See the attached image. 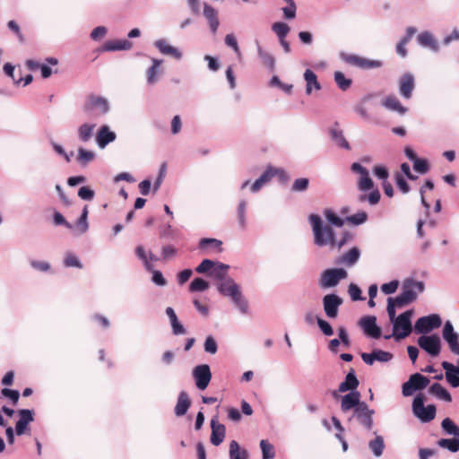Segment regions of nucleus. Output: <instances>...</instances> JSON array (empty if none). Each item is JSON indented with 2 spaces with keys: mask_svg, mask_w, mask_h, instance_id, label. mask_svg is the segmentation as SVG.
Here are the masks:
<instances>
[{
  "mask_svg": "<svg viewBox=\"0 0 459 459\" xmlns=\"http://www.w3.org/2000/svg\"><path fill=\"white\" fill-rule=\"evenodd\" d=\"M10 30H12L18 38L20 42H24L25 38L21 31L20 26L15 21H9L7 24Z\"/></svg>",
  "mask_w": 459,
  "mask_h": 459,
  "instance_id": "59",
  "label": "nucleus"
},
{
  "mask_svg": "<svg viewBox=\"0 0 459 459\" xmlns=\"http://www.w3.org/2000/svg\"><path fill=\"white\" fill-rule=\"evenodd\" d=\"M360 252L358 247L351 248L341 257V263L348 266L353 265L359 258Z\"/></svg>",
  "mask_w": 459,
  "mask_h": 459,
  "instance_id": "36",
  "label": "nucleus"
},
{
  "mask_svg": "<svg viewBox=\"0 0 459 459\" xmlns=\"http://www.w3.org/2000/svg\"><path fill=\"white\" fill-rule=\"evenodd\" d=\"M18 413L20 419L16 422L15 431L18 436H21L25 433L28 424L34 420V413L33 411L28 409H22Z\"/></svg>",
  "mask_w": 459,
  "mask_h": 459,
  "instance_id": "21",
  "label": "nucleus"
},
{
  "mask_svg": "<svg viewBox=\"0 0 459 459\" xmlns=\"http://www.w3.org/2000/svg\"><path fill=\"white\" fill-rule=\"evenodd\" d=\"M373 351L375 355V361L377 360L380 362H387L393 358L392 353L388 351L382 350H374Z\"/></svg>",
  "mask_w": 459,
  "mask_h": 459,
  "instance_id": "58",
  "label": "nucleus"
},
{
  "mask_svg": "<svg viewBox=\"0 0 459 459\" xmlns=\"http://www.w3.org/2000/svg\"><path fill=\"white\" fill-rule=\"evenodd\" d=\"M116 139V134L109 130L108 126H102L96 136V141L100 148H104Z\"/></svg>",
  "mask_w": 459,
  "mask_h": 459,
  "instance_id": "24",
  "label": "nucleus"
},
{
  "mask_svg": "<svg viewBox=\"0 0 459 459\" xmlns=\"http://www.w3.org/2000/svg\"><path fill=\"white\" fill-rule=\"evenodd\" d=\"M272 30L276 33L280 39L286 38L290 31V27L284 22H278L273 24Z\"/></svg>",
  "mask_w": 459,
  "mask_h": 459,
  "instance_id": "49",
  "label": "nucleus"
},
{
  "mask_svg": "<svg viewBox=\"0 0 459 459\" xmlns=\"http://www.w3.org/2000/svg\"><path fill=\"white\" fill-rule=\"evenodd\" d=\"M333 78L336 85L342 91H345L348 89H350L352 84V80L350 78H346L342 72H334Z\"/></svg>",
  "mask_w": 459,
  "mask_h": 459,
  "instance_id": "34",
  "label": "nucleus"
},
{
  "mask_svg": "<svg viewBox=\"0 0 459 459\" xmlns=\"http://www.w3.org/2000/svg\"><path fill=\"white\" fill-rule=\"evenodd\" d=\"M398 285H399V282L398 281H392L388 283H384L382 286H381V290L385 293V294H392V293H394L398 288Z\"/></svg>",
  "mask_w": 459,
  "mask_h": 459,
  "instance_id": "62",
  "label": "nucleus"
},
{
  "mask_svg": "<svg viewBox=\"0 0 459 459\" xmlns=\"http://www.w3.org/2000/svg\"><path fill=\"white\" fill-rule=\"evenodd\" d=\"M418 344L421 349L433 357H437L440 353L441 341L436 334L420 336L418 339Z\"/></svg>",
  "mask_w": 459,
  "mask_h": 459,
  "instance_id": "10",
  "label": "nucleus"
},
{
  "mask_svg": "<svg viewBox=\"0 0 459 459\" xmlns=\"http://www.w3.org/2000/svg\"><path fill=\"white\" fill-rule=\"evenodd\" d=\"M446 378L447 382L453 387H458L459 386V374H458V372H446Z\"/></svg>",
  "mask_w": 459,
  "mask_h": 459,
  "instance_id": "64",
  "label": "nucleus"
},
{
  "mask_svg": "<svg viewBox=\"0 0 459 459\" xmlns=\"http://www.w3.org/2000/svg\"><path fill=\"white\" fill-rule=\"evenodd\" d=\"M359 325L362 327L364 333L375 339L381 336V329L377 325V317L374 316H364L359 321Z\"/></svg>",
  "mask_w": 459,
  "mask_h": 459,
  "instance_id": "17",
  "label": "nucleus"
},
{
  "mask_svg": "<svg viewBox=\"0 0 459 459\" xmlns=\"http://www.w3.org/2000/svg\"><path fill=\"white\" fill-rule=\"evenodd\" d=\"M342 304V299L336 294H327L323 298L325 313L329 318H336L339 307Z\"/></svg>",
  "mask_w": 459,
  "mask_h": 459,
  "instance_id": "14",
  "label": "nucleus"
},
{
  "mask_svg": "<svg viewBox=\"0 0 459 459\" xmlns=\"http://www.w3.org/2000/svg\"><path fill=\"white\" fill-rule=\"evenodd\" d=\"M222 242L216 238H202L199 242V248L203 250L206 255L212 252L221 253Z\"/></svg>",
  "mask_w": 459,
  "mask_h": 459,
  "instance_id": "23",
  "label": "nucleus"
},
{
  "mask_svg": "<svg viewBox=\"0 0 459 459\" xmlns=\"http://www.w3.org/2000/svg\"><path fill=\"white\" fill-rule=\"evenodd\" d=\"M316 322H317V325H318L320 330L323 332V333L325 335H326V336L333 335V331L331 325L328 322H326L325 320H324L320 317H317Z\"/></svg>",
  "mask_w": 459,
  "mask_h": 459,
  "instance_id": "56",
  "label": "nucleus"
},
{
  "mask_svg": "<svg viewBox=\"0 0 459 459\" xmlns=\"http://www.w3.org/2000/svg\"><path fill=\"white\" fill-rule=\"evenodd\" d=\"M442 429L449 435L459 437V428L449 418L443 420L441 423Z\"/></svg>",
  "mask_w": 459,
  "mask_h": 459,
  "instance_id": "46",
  "label": "nucleus"
},
{
  "mask_svg": "<svg viewBox=\"0 0 459 459\" xmlns=\"http://www.w3.org/2000/svg\"><path fill=\"white\" fill-rule=\"evenodd\" d=\"M218 290L221 294L230 297L242 313H247L248 307L247 301L242 296L239 287L231 278H227L221 282L218 286Z\"/></svg>",
  "mask_w": 459,
  "mask_h": 459,
  "instance_id": "2",
  "label": "nucleus"
},
{
  "mask_svg": "<svg viewBox=\"0 0 459 459\" xmlns=\"http://www.w3.org/2000/svg\"><path fill=\"white\" fill-rule=\"evenodd\" d=\"M229 265L222 263H216L212 271L210 272V275L215 278L216 280L225 281L227 279Z\"/></svg>",
  "mask_w": 459,
  "mask_h": 459,
  "instance_id": "35",
  "label": "nucleus"
},
{
  "mask_svg": "<svg viewBox=\"0 0 459 459\" xmlns=\"http://www.w3.org/2000/svg\"><path fill=\"white\" fill-rule=\"evenodd\" d=\"M309 186V180L306 178H297L291 186L293 192H303L307 189Z\"/></svg>",
  "mask_w": 459,
  "mask_h": 459,
  "instance_id": "50",
  "label": "nucleus"
},
{
  "mask_svg": "<svg viewBox=\"0 0 459 459\" xmlns=\"http://www.w3.org/2000/svg\"><path fill=\"white\" fill-rule=\"evenodd\" d=\"M132 42L127 39H115L107 41L103 49L105 51H117V50H127L132 48Z\"/></svg>",
  "mask_w": 459,
  "mask_h": 459,
  "instance_id": "29",
  "label": "nucleus"
},
{
  "mask_svg": "<svg viewBox=\"0 0 459 459\" xmlns=\"http://www.w3.org/2000/svg\"><path fill=\"white\" fill-rule=\"evenodd\" d=\"M359 380L355 375L353 368L346 375L345 380L339 385L338 391L340 393H345L347 391L356 392L355 390L359 386Z\"/></svg>",
  "mask_w": 459,
  "mask_h": 459,
  "instance_id": "22",
  "label": "nucleus"
},
{
  "mask_svg": "<svg viewBox=\"0 0 459 459\" xmlns=\"http://www.w3.org/2000/svg\"><path fill=\"white\" fill-rule=\"evenodd\" d=\"M82 110L87 117L96 118L108 111V103L106 99L91 94L87 96Z\"/></svg>",
  "mask_w": 459,
  "mask_h": 459,
  "instance_id": "4",
  "label": "nucleus"
},
{
  "mask_svg": "<svg viewBox=\"0 0 459 459\" xmlns=\"http://www.w3.org/2000/svg\"><path fill=\"white\" fill-rule=\"evenodd\" d=\"M78 196L82 200H92L94 197V191L88 186H82L78 191Z\"/></svg>",
  "mask_w": 459,
  "mask_h": 459,
  "instance_id": "61",
  "label": "nucleus"
},
{
  "mask_svg": "<svg viewBox=\"0 0 459 459\" xmlns=\"http://www.w3.org/2000/svg\"><path fill=\"white\" fill-rule=\"evenodd\" d=\"M368 446L376 456H380L385 448L384 438L381 436H377L375 439L369 441Z\"/></svg>",
  "mask_w": 459,
  "mask_h": 459,
  "instance_id": "39",
  "label": "nucleus"
},
{
  "mask_svg": "<svg viewBox=\"0 0 459 459\" xmlns=\"http://www.w3.org/2000/svg\"><path fill=\"white\" fill-rule=\"evenodd\" d=\"M351 169L359 174L357 186L359 191L366 192L373 188L374 182L368 170L358 162L351 164Z\"/></svg>",
  "mask_w": 459,
  "mask_h": 459,
  "instance_id": "9",
  "label": "nucleus"
},
{
  "mask_svg": "<svg viewBox=\"0 0 459 459\" xmlns=\"http://www.w3.org/2000/svg\"><path fill=\"white\" fill-rule=\"evenodd\" d=\"M443 338L447 342L451 351L459 355V335L455 332L454 326L450 321L445 323Z\"/></svg>",
  "mask_w": 459,
  "mask_h": 459,
  "instance_id": "16",
  "label": "nucleus"
},
{
  "mask_svg": "<svg viewBox=\"0 0 459 459\" xmlns=\"http://www.w3.org/2000/svg\"><path fill=\"white\" fill-rule=\"evenodd\" d=\"M330 134H331L332 139L335 142V143L338 146H340L342 148H345L347 150L350 149L349 143L345 139V137L342 134V131L336 129V128H332L330 130Z\"/></svg>",
  "mask_w": 459,
  "mask_h": 459,
  "instance_id": "38",
  "label": "nucleus"
},
{
  "mask_svg": "<svg viewBox=\"0 0 459 459\" xmlns=\"http://www.w3.org/2000/svg\"><path fill=\"white\" fill-rule=\"evenodd\" d=\"M413 310H407L399 315L393 323V336L395 340H402L409 336L411 333V316Z\"/></svg>",
  "mask_w": 459,
  "mask_h": 459,
  "instance_id": "5",
  "label": "nucleus"
},
{
  "mask_svg": "<svg viewBox=\"0 0 459 459\" xmlns=\"http://www.w3.org/2000/svg\"><path fill=\"white\" fill-rule=\"evenodd\" d=\"M193 377L195 380L196 387L204 390L212 378L210 367L206 364L198 365L193 370Z\"/></svg>",
  "mask_w": 459,
  "mask_h": 459,
  "instance_id": "15",
  "label": "nucleus"
},
{
  "mask_svg": "<svg viewBox=\"0 0 459 459\" xmlns=\"http://www.w3.org/2000/svg\"><path fill=\"white\" fill-rule=\"evenodd\" d=\"M346 277L347 272L342 268L327 269L321 273L319 285L324 289L332 288Z\"/></svg>",
  "mask_w": 459,
  "mask_h": 459,
  "instance_id": "7",
  "label": "nucleus"
},
{
  "mask_svg": "<svg viewBox=\"0 0 459 459\" xmlns=\"http://www.w3.org/2000/svg\"><path fill=\"white\" fill-rule=\"evenodd\" d=\"M382 104L386 108L396 111L401 115H403L407 111V108L402 105L395 96H387L383 100Z\"/></svg>",
  "mask_w": 459,
  "mask_h": 459,
  "instance_id": "30",
  "label": "nucleus"
},
{
  "mask_svg": "<svg viewBox=\"0 0 459 459\" xmlns=\"http://www.w3.org/2000/svg\"><path fill=\"white\" fill-rule=\"evenodd\" d=\"M418 42L423 46L437 51L438 46L431 33L425 31L418 36Z\"/></svg>",
  "mask_w": 459,
  "mask_h": 459,
  "instance_id": "32",
  "label": "nucleus"
},
{
  "mask_svg": "<svg viewBox=\"0 0 459 459\" xmlns=\"http://www.w3.org/2000/svg\"><path fill=\"white\" fill-rule=\"evenodd\" d=\"M375 413L374 410L369 409L368 405L362 402L359 407L355 408L353 411L352 417L356 418L358 421L364 426L368 430H370L373 428V415Z\"/></svg>",
  "mask_w": 459,
  "mask_h": 459,
  "instance_id": "12",
  "label": "nucleus"
},
{
  "mask_svg": "<svg viewBox=\"0 0 459 459\" xmlns=\"http://www.w3.org/2000/svg\"><path fill=\"white\" fill-rule=\"evenodd\" d=\"M342 58L345 63L361 69L378 68L382 65L378 60H370L357 55L342 54Z\"/></svg>",
  "mask_w": 459,
  "mask_h": 459,
  "instance_id": "11",
  "label": "nucleus"
},
{
  "mask_svg": "<svg viewBox=\"0 0 459 459\" xmlns=\"http://www.w3.org/2000/svg\"><path fill=\"white\" fill-rule=\"evenodd\" d=\"M263 459H273L275 456L274 447L267 440L260 441Z\"/></svg>",
  "mask_w": 459,
  "mask_h": 459,
  "instance_id": "45",
  "label": "nucleus"
},
{
  "mask_svg": "<svg viewBox=\"0 0 459 459\" xmlns=\"http://www.w3.org/2000/svg\"><path fill=\"white\" fill-rule=\"evenodd\" d=\"M204 350L206 352L214 354L217 351V343L213 337L208 336L204 342Z\"/></svg>",
  "mask_w": 459,
  "mask_h": 459,
  "instance_id": "63",
  "label": "nucleus"
},
{
  "mask_svg": "<svg viewBox=\"0 0 459 459\" xmlns=\"http://www.w3.org/2000/svg\"><path fill=\"white\" fill-rule=\"evenodd\" d=\"M215 262L210 259H204L202 263L195 268V272L198 273H205L209 271H212L213 266L215 265Z\"/></svg>",
  "mask_w": 459,
  "mask_h": 459,
  "instance_id": "53",
  "label": "nucleus"
},
{
  "mask_svg": "<svg viewBox=\"0 0 459 459\" xmlns=\"http://www.w3.org/2000/svg\"><path fill=\"white\" fill-rule=\"evenodd\" d=\"M360 394L359 392H350L343 395L341 400V410L343 412H347L350 410L359 407L361 404Z\"/></svg>",
  "mask_w": 459,
  "mask_h": 459,
  "instance_id": "20",
  "label": "nucleus"
},
{
  "mask_svg": "<svg viewBox=\"0 0 459 459\" xmlns=\"http://www.w3.org/2000/svg\"><path fill=\"white\" fill-rule=\"evenodd\" d=\"M288 3V6L282 8L284 17L286 19H293L296 16V4L293 0H285Z\"/></svg>",
  "mask_w": 459,
  "mask_h": 459,
  "instance_id": "52",
  "label": "nucleus"
},
{
  "mask_svg": "<svg viewBox=\"0 0 459 459\" xmlns=\"http://www.w3.org/2000/svg\"><path fill=\"white\" fill-rule=\"evenodd\" d=\"M191 405V400L186 392L181 391L178 396L177 404L175 406V414L178 417L186 413Z\"/></svg>",
  "mask_w": 459,
  "mask_h": 459,
  "instance_id": "25",
  "label": "nucleus"
},
{
  "mask_svg": "<svg viewBox=\"0 0 459 459\" xmlns=\"http://www.w3.org/2000/svg\"><path fill=\"white\" fill-rule=\"evenodd\" d=\"M381 195L378 189L372 190L369 195H360L358 198L359 202L364 203L368 201L371 205L377 204L380 200Z\"/></svg>",
  "mask_w": 459,
  "mask_h": 459,
  "instance_id": "44",
  "label": "nucleus"
},
{
  "mask_svg": "<svg viewBox=\"0 0 459 459\" xmlns=\"http://www.w3.org/2000/svg\"><path fill=\"white\" fill-rule=\"evenodd\" d=\"M424 290V283L422 281H406L403 283V290L400 295L395 299H393L397 307H403L411 302H413L418 293H421Z\"/></svg>",
  "mask_w": 459,
  "mask_h": 459,
  "instance_id": "3",
  "label": "nucleus"
},
{
  "mask_svg": "<svg viewBox=\"0 0 459 459\" xmlns=\"http://www.w3.org/2000/svg\"><path fill=\"white\" fill-rule=\"evenodd\" d=\"M155 46L163 55L171 56L178 60L182 57L181 52L178 48L169 45L164 39L157 40Z\"/></svg>",
  "mask_w": 459,
  "mask_h": 459,
  "instance_id": "28",
  "label": "nucleus"
},
{
  "mask_svg": "<svg viewBox=\"0 0 459 459\" xmlns=\"http://www.w3.org/2000/svg\"><path fill=\"white\" fill-rule=\"evenodd\" d=\"M442 324L441 318L438 315H430L428 316L420 317L414 325L417 333H429L435 328H438Z\"/></svg>",
  "mask_w": 459,
  "mask_h": 459,
  "instance_id": "13",
  "label": "nucleus"
},
{
  "mask_svg": "<svg viewBox=\"0 0 459 459\" xmlns=\"http://www.w3.org/2000/svg\"><path fill=\"white\" fill-rule=\"evenodd\" d=\"M257 52H258V56L262 62V64L269 68L270 70H273L274 69V65H275V59L273 57V55H271L270 53L264 51L262 49V48H258L257 49Z\"/></svg>",
  "mask_w": 459,
  "mask_h": 459,
  "instance_id": "37",
  "label": "nucleus"
},
{
  "mask_svg": "<svg viewBox=\"0 0 459 459\" xmlns=\"http://www.w3.org/2000/svg\"><path fill=\"white\" fill-rule=\"evenodd\" d=\"M415 88V79L411 73L403 74L399 80L400 94L405 99H411Z\"/></svg>",
  "mask_w": 459,
  "mask_h": 459,
  "instance_id": "18",
  "label": "nucleus"
},
{
  "mask_svg": "<svg viewBox=\"0 0 459 459\" xmlns=\"http://www.w3.org/2000/svg\"><path fill=\"white\" fill-rule=\"evenodd\" d=\"M429 379L420 374L415 373L411 375L407 382L402 386V393L403 396H411L415 391L422 390L428 386Z\"/></svg>",
  "mask_w": 459,
  "mask_h": 459,
  "instance_id": "8",
  "label": "nucleus"
},
{
  "mask_svg": "<svg viewBox=\"0 0 459 459\" xmlns=\"http://www.w3.org/2000/svg\"><path fill=\"white\" fill-rule=\"evenodd\" d=\"M1 394L4 397L9 398L13 404H16L19 401L20 394L17 390H12L4 388L1 390Z\"/></svg>",
  "mask_w": 459,
  "mask_h": 459,
  "instance_id": "57",
  "label": "nucleus"
},
{
  "mask_svg": "<svg viewBox=\"0 0 459 459\" xmlns=\"http://www.w3.org/2000/svg\"><path fill=\"white\" fill-rule=\"evenodd\" d=\"M94 127L95 125L82 124L78 129L80 140L84 143L88 142L92 136Z\"/></svg>",
  "mask_w": 459,
  "mask_h": 459,
  "instance_id": "40",
  "label": "nucleus"
},
{
  "mask_svg": "<svg viewBox=\"0 0 459 459\" xmlns=\"http://www.w3.org/2000/svg\"><path fill=\"white\" fill-rule=\"evenodd\" d=\"M304 79L306 81V93L310 95L313 90H321V84L317 80L316 74L310 69H307L304 73Z\"/></svg>",
  "mask_w": 459,
  "mask_h": 459,
  "instance_id": "27",
  "label": "nucleus"
},
{
  "mask_svg": "<svg viewBox=\"0 0 459 459\" xmlns=\"http://www.w3.org/2000/svg\"><path fill=\"white\" fill-rule=\"evenodd\" d=\"M413 169L421 174H425L429 171V163L426 160L417 159L413 161Z\"/></svg>",
  "mask_w": 459,
  "mask_h": 459,
  "instance_id": "54",
  "label": "nucleus"
},
{
  "mask_svg": "<svg viewBox=\"0 0 459 459\" xmlns=\"http://www.w3.org/2000/svg\"><path fill=\"white\" fill-rule=\"evenodd\" d=\"M325 216L329 222H331L333 225L342 227L345 221V220L341 219L338 217L333 211L331 210H325Z\"/></svg>",
  "mask_w": 459,
  "mask_h": 459,
  "instance_id": "51",
  "label": "nucleus"
},
{
  "mask_svg": "<svg viewBox=\"0 0 459 459\" xmlns=\"http://www.w3.org/2000/svg\"><path fill=\"white\" fill-rule=\"evenodd\" d=\"M87 216H88V209H87V206H84L82 212L77 221V226L81 229L82 232H85L88 229Z\"/></svg>",
  "mask_w": 459,
  "mask_h": 459,
  "instance_id": "60",
  "label": "nucleus"
},
{
  "mask_svg": "<svg viewBox=\"0 0 459 459\" xmlns=\"http://www.w3.org/2000/svg\"><path fill=\"white\" fill-rule=\"evenodd\" d=\"M209 288V283L202 278H195L189 286L191 292L204 291Z\"/></svg>",
  "mask_w": 459,
  "mask_h": 459,
  "instance_id": "48",
  "label": "nucleus"
},
{
  "mask_svg": "<svg viewBox=\"0 0 459 459\" xmlns=\"http://www.w3.org/2000/svg\"><path fill=\"white\" fill-rule=\"evenodd\" d=\"M437 445L454 453L459 450V439L456 438H441L438 440Z\"/></svg>",
  "mask_w": 459,
  "mask_h": 459,
  "instance_id": "41",
  "label": "nucleus"
},
{
  "mask_svg": "<svg viewBox=\"0 0 459 459\" xmlns=\"http://www.w3.org/2000/svg\"><path fill=\"white\" fill-rule=\"evenodd\" d=\"M230 459H248L247 451L240 449L238 443L232 440L230 444Z\"/></svg>",
  "mask_w": 459,
  "mask_h": 459,
  "instance_id": "33",
  "label": "nucleus"
},
{
  "mask_svg": "<svg viewBox=\"0 0 459 459\" xmlns=\"http://www.w3.org/2000/svg\"><path fill=\"white\" fill-rule=\"evenodd\" d=\"M429 392L431 394H433V395L437 396V398L444 400L446 402L450 403L452 401V396L449 394V392L438 383L433 384L429 387Z\"/></svg>",
  "mask_w": 459,
  "mask_h": 459,
  "instance_id": "31",
  "label": "nucleus"
},
{
  "mask_svg": "<svg viewBox=\"0 0 459 459\" xmlns=\"http://www.w3.org/2000/svg\"><path fill=\"white\" fill-rule=\"evenodd\" d=\"M368 220V213L364 211L358 212L357 213L347 216L345 221L352 225H360Z\"/></svg>",
  "mask_w": 459,
  "mask_h": 459,
  "instance_id": "43",
  "label": "nucleus"
},
{
  "mask_svg": "<svg viewBox=\"0 0 459 459\" xmlns=\"http://www.w3.org/2000/svg\"><path fill=\"white\" fill-rule=\"evenodd\" d=\"M413 413L423 422H429L434 420L436 416V406L429 404L424 406V396L419 394L412 403Z\"/></svg>",
  "mask_w": 459,
  "mask_h": 459,
  "instance_id": "6",
  "label": "nucleus"
},
{
  "mask_svg": "<svg viewBox=\"0 0 459 459\" xmlns=\"http://www.w3.org/2000/svg\"><path fill=\"white\" fill-rule=\"evenodd\" d=\"M94 157H95V154L93 152L85 150L83 148H79L77 160L81 164H82V165L88 164L89 162H91V160H94Z\"/></svg>",
  "mask_w": 459,
  "mask_h": 459,
  "instance_id": "47",
  "label": "nucleus"
},
{
  "mask_svg": "<svg viewBox=\"0 0 459 459\" xmlns=\"http://www.w3.org/2000/svg\"><path fill=\"white\" fill-rule=\"evenodd\" d=\"M161 64L160 60L153 59L152 65L147 71V82L150 84H153L157 82V75L159 72V67Z\"/></svg>",
  "mask_w": 459,
  "mask_h": 459,
  "instance_id": "42",
  "label": "nucleus"
},
{
  "mask_svg": "<svg viewBox=\"0 0 459 459\" xmlns=\"http://www.w3.org/2000/svg\"><path fill=\"white\" fill-rule=\"evenodd\" d=\"M308 219L312 226L315 244L318 247L329 245L331 247H335L336 238L333 230L330 226H324L317 214H311Z\"/></svg>",
  "mask_w": 459,
  "mask_h": 459,
  "instance_id": "1",
  "label": "nucleus"
},
{
  "mask_svg": "<svg viewBox=\"0 0 459 459\" xmlns=\"http://www.w3.org/2000/svg\"><path fill=\"white\" fill-rule=\"evenodd\" d=\"M204 15L210 24V28L213 33L217 31L219 27L218 12L210 4H204Z\"/></svg>",
  "mask_w": 459,
  "mask_h": 459,
  "instance_id": "26",
  "label": "nucleus"
},
{
  "mask_svg": "<svg viewBox=\"0 0 459 459\" xmlns=\"http://www.w3.org/2000/svg\"><path fill=\"white\" fill-rule=\"evenodd\" d=\"M281 172L279 169H273L271 167L267 168L265 171L260 176L259 179L264 184L268 183L276 174Z\"/></svg>",
  "mask_w": 459,
  "mask_h": 459,
  "instance_id": "55",
  "label": "nucleus"
},
{
  "mask_svg": "<svg viewBox=\"0 0 459 459\" xmlns=\"http://www.w3.org/2000/svg\"><path fill=\"white\" fill-rule=\"evenodd\" d=\"M211 429H212V434H211V443L213 446H219L221 445L225 437L226 434V429L225 426L219 422L218 417L214 416L211 420Z\"/></svg>",
  "mask_w": 459,
  "mask_h": 459,
  "instance_id": "19",
  "label": "nucleus"
}]
</instances>
